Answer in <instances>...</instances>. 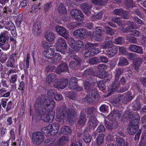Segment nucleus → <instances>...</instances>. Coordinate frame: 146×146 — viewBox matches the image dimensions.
Segmentation results:
<instances>
[{
	"mask_svg": "<svg viewBox=\"0 0 146 146\" xmlns=\"http://www.w3.org/2000/svg\"><path fill=\"white\" fill-rule=\"evenodd\" d=\"M68 70L67 64L65 63H63L58 66L55 71L57 73L59 74L62 72H67Z\"/></svg>",
	"mask_w": 146,
	"mask_h": 146,
	"instance_id": "nucleus-9",
	"label": "nucleus"
},
{
	"mask_svg": "<svg viewBox=\"0 0 146 146\" xmlns=\"http://www.w3.org/2000/svg\"><path fill=\"white\" fill-rule=\"evenodd\" d=\"M49 128L50 129V134L52 135H54L58 132L59 129V126L58 124L56 123H53L52 124H50Z\"/></svg>",
	"mask_w": 146,
	"mask_h": 146,
	"instance_id": "nucleus-17",
	"label": "nucleus"
},
{
	"mask_svg": "<svg viewBox=\"0 0 146 146\" xmlns=\"http://www.w3.org/2000/svg\"><path fill=\"white\" fill-rule=\"evenodd\" d=\"M81 7L82 10L87 15L89 16L91 14L90 9L92 6L88 3H82Z\"/></svg>",
	"mask_w": 146,
	"mask_h": 146,
	"instance_id": "nucleus-16",
	"label": "nucleus"
},
{
	"mask_svg": "<svg viewBox=\"0 0 146 146\" xmlns=\"http://www.w3.org/2000/svg\"><path fill=\"white\" fill-rule=\"evenodd\" d=\"M56 50V51L64 54L65 49L67 48V45L65 40L62 37H59L55 43Z\"/></svg>",
	"mask_w": 146,
	"mask_h": 146,
	"instance_id": "nucleus-3",
	"label": "nucleus"
},
{
	"mask_svg": "<svg viewBox=\"0 0 146 146\" xmlns=\"http://www.w3.org/2000/svg\"><path fill=\"white\" fill-rule=\"evenodd\" d=\"M125 2L126 5L128 7H134L133 5L134 3L133 0H125Z\"/></svg>",
	"mask_w": 146,
	"mask_h": 146,
	"instance_id": "nucleus-58",
	"label": "nucleus"
},
{
	"mask_svg": "<svg viewBox=\"0 0 146 146\" xmlns=\"http://www.w3.org/2000/svg\"><path fill=\"white\" fill-rule=\"evenodd\" d=\"M129 49L131 51L140 54H143V51L141 47L134 44L129 45Z\"/></svg>",
	"mask_w": 146,
	"mask_h": 146,
	"instance_id": "nucleus-11",
	"label": "nucleus"
},
{
	"mask_svg": "<svg viewBox=\"0 0 146 146\" xmlns=\"http://www.w3.org/2000/svg\"><path fill=\"white\" fill-rule=\"evenodd\" d=\"M54 102L52 99H46L44 98L37 99L34 106L36 114L41 115L43 121L50 123L54 119V113L51 109L54 106Z\"/></svg>",
	"mask_w": 146,
	"mask_h": 146,
	"instance_id": "nucleus-1",
	"label": "nucleus"
},
{
	"mask_svg": "<svg viewBox=\"0 0 146 146\" xmlns=\"http://www.w3.org/2000/svg\"><path fill=\"white\" fill-rule=\"evenodd\" d=\"M90 130L85 129L84 131L83 139L84 141L86 143H89L91 141L92 136L89 133Z\"/></svg>",
	"mask_w": 146,
	"mask_h": 146,
	"instance_id": "nucleus-20",
	"label": "nucleus"
},
{
	"mask_svg": "<svg viewBox=\"0 0 146 146\" xmlns=\"http://www.w3.org/2000/svg\"><path fill=\"white\" fill-rule=\"evenodd\" d=\"M10 47V44L7 43L5 42L0 44V47L4 50H7Z\"/></svg>",
	"mask_w": 146,
	"mask_h": 146,
	"instance_id": "nucleus-53",
	"label": "nucleus"
},
{
	"mask_svg": "<svg viewBox=\"0 0 146 146\" xmlns=\"http://www.w3.org/2000/svg\"><path fill=\"white\" fill-rule=\"evenodd\" d=\"M85 112L88 115L89 118L91 117H95L97 114V110L94 108H88L85 109Z\"/></svg>",
	"mask_w": 146,
	"mask_h": 146,
	"instance_id": "nucleus-14",
	"label": "nucleus"
},
{
	"mask_svg": "<svg viewBox=\"0 0 146 146\" xmlns=\"http://www.w3.org/2000/svg\"><path fill=\"white\" fill-rule=\"evenodd\" d=\"M138 129V126H134L129 124L127 128L128 133L131 135H133L136 133Z\"/></svg>",
	"mask_w": 146,
	"mask_h": 146,
	"instance_id": "nucleus-24",
	"label": "nucleus"
},
{
	"mask_svg": "<svg viewBox=\"0 0 146 146\" xmlns=\"http://www.w3.org/2000/svg\"><path fill=\"white\" fill-rule=\"evenodd\" d=\"M132 110L137 111L139 110L141 107V104L139 99L137 98L133 103Z\"/></svg>",
	"mask_w": 146,
	"mask_h": 146,
	"instance_id": "nucleus-30",
	"label": "nucleus"
},
{
	"mask_svg": "<svg viewBox=\"0 0 146 146\" xmlns=\"http://www.w3.org/2000/svg\"><path fill=\"white\" fill-rule=\"evenodd\" d=\"M116 141L117 146H123L125 144L124 140L121 138H117Z\"/></svg>",
	"mask_w": 146,
	"mask_h": 146,
	"instance_id": "nucleus-54",
	"label": "nucleus"
},
{
	"mask_svg": "<svg viewBox=\"0 0 146 146\" xmlns=\"http://www.w3.org/2000/svg\"><path fill=\"white\" fill-rule=\"evenodd\" d=\"M102 15L103 13H98L96 15L92 16L91 17L93 21H95L96 19H101Z\"/></svg>",
	"mask_w": 146,
	"mask_h": 146,
	"instance_id": "nucleus-59",
	"label": "nucleus"
},
{
	"mask_svg": "<svg viewBox=\"0 0 146 146\" xmlns=\"http://www.w3.org/2000/svg\"><path fill=\"white\" fill-rule=\"evenodd\" d=\"M30 57V54H27L26 59H25L24 61V68L25 72H27V69L29 67Z\"/></svg>",
	"mask_w": 146,
	"mask_h": 146,
	"instance_id": "nucleus-32",
	"label": "nucleus"
},
{
	"mask_svg": "<svg viewBox=\"0 0 146 146\" xmlns=\"http://www.w3.org/2000/svg\"><path fill=\"white\" fill-rule=\"evenodd\" d=\"M133 67L134 69L137 72H138L139 70V67L140 66V63L139 62H134L133 64Z\"/></svg>",
	"mask_w": 146,
	"mask_h": 146,
	"instance_id": "nucleus-60",
	"label": "nucleus"
},
{
	"mask_svg": "<svg viewBox=\"0 0 146 146\" xmlns=\"http://www.w3.org/2000/svg\"><path fill=\"white\" fill-rule=\"evenodd\" d=\"M22 21V15H20L17 18L16 20V24L17 27H19Z\"/></svg>",
	"mask_w": 146,
	"mask_h": 146,
	"instance_id": "nucleus-55",
	"label": "nucleus"
},
{
	"mask_svg": "<svg viewBox=\"0 0 146 146\" xmlns=\"http://www.w3.org/2000/svg\"><path fill=\"white\" fill-rule=\"evenodd\" d=\"M100 63L98 57H93L90 58L89 60V63L91 65L96 64Z\"/></svg>",
	"mask_w": 146,
	"mask_h": 146,
	"instance_id": "nucleus-45",
	"label": "nucleus"
},
{
	"mask_svg": "<svg viewBox=\"0 0 146 146\" xmlns=\"http://www.w3.org/2000/svg\"><path fill=\"white\" fill-rule=\"evenodd\" d=\"M98 121L94 117H91L89 118L87 124L88 126L86 127V129L90 130L93 127H95L98 125Z\"/></svg>",
	"mask_w": 146,
	"mask_h": 146,
	"instance_id": "nucleus-8",
	"label": "nucleus"
},
{
	"mask_svg": "<svg viewBox=\"0 0 146 146\" xmlns=\"http://www.w3.org/2000/svg\"><path fill=\"white\" fill-rule=\"evenodd\" d=\"M95 100L92 97V96L89 94H88L86 97L83 98L82 100V101L83 102H86L89 103L90 104L92 103L93 102H95Z\"/></svg>",
	"mask_w": 146,
	"mask_h": 146,
	"instance_id": "nucleus-33",
	"label": "nucleus"
},
{
	"mask_svg": "<svg viewBox=\"0 0 146 146\" xmlns=\"http://www.w3.org/2000/svg\"><path fill=\"white\" fill-rule=\"evenodd\" d=\"M108 76V73L106 71H103L102 72L97 74L96 76L101 78H103Z\"/></svg>",
	"mask_w": 146,
	"mask_h": 146,
	"instance_id": "nucleus-51",
	"label": "nucleus"
},
{
	"mask_svg": "<svg viewBox=\"0 0 146 146\" xmlns=\"http://www.w3.org/2000/svg\"><path fill=\"white\" fill-rule=\"evenodd\" d=\"M123 10L121 9H117L113 10V13L114 15L121 16L123 13Z\"/></svg>",
	"mask_w": 146,
	"mask_h": 146,
	"instance_id": "nucleus-56",
	"label": "nucleus"
},
{
	"mask_svg": "<svg viewBox=\"0 0 146 146\" xmlns=\"http://www.w3.org/2000/svg\"><path fill=\"white\" fill-rule=\"evenodd\" d=\"M126 55L128 59L131 60L134 59L136 56V54L128 52L126 53Z\"/></svg>",
	"mask_w": 146,
	"mask_h": 146,
	"instance_id": "nucleus-57",
	"label": "nucleus"
},
{
	"mask_svg": "<svg viewBox=\"0 0 146 146\" xmlns=\"http://www.w3.org/2000/svg\"><path fill=\"white\" fill-rule=\"evenodd\" d=\"M84 89L87 90H90L92 88L91 84L89 80H86L83 83Z\"/></svg>",
	"mask_w": 146,
	"mask_h": 146,
	"instance_id": "nucleus-44",
	"label": "nucleus"
},
{
	"mask_svg": "<svg viewBox=\"0 0 146 146\" xmlns=\"http://www.w3.org/2000/svg\"><path fill=\"white\" fill-rule=\"evenodd\" d=\"M124 69L123 68H118L115 70L114 72L115 80L116 81L118 80L120 76L123 73Z\"/></svg>",
	"mask_w": 146,
	"mask_h": 146,
	"instance_id": "nucleus-25",
	"label": "nucleus"
},
{
	"mask_svg": "<svg viewBox=\"0 0 146 146\" xmlns=\"http://www.w3.org/2000/svg\"><path fill=\"white\" fill-rule=\"evenodd\" d=\"M92 1L94 4L99 5H104L107 3L106 0H92Z\"/></svg>",
	"mask_w": 146,
	"mask_h": 146,
	"instance_id": "nucleus-42",
	"label": "nucleus"
},
{
	"mask_svg": "<svg viewBox=\"0 0 146 146\" xmlns=\"http://www.w3.org/2000/svg\"><path fill=\"white\" fill-rule=\"evenodd\" d=\"M104 83H105V82L103 80H100L98 82L97 85L100 90H103L106 88V87Z\"/></svg>",
	"mask_w": 146,
	"mask_h": 146,
	"instance_id": "nucleus-52",
	"label": "nucleus"
},
{
	"mask_svg": "<svg viewBox=\"0 0 146 146\" xmlns=\"http://www.w3.org/2000/svg\"><path fill=\"white\" fill-rule=\"evenodd\" d=\"M66 115L68 119L74 118L77 115L76 112L72 109H68L65 105H62L58 108L56 113V120L61 124L64 123V119L66 118Z\"/></svg>",
	"mask_w": 146,
	"mask_h": 146,
	"instance_id": "nucleus-2",
	"label": "nucleus"
},
{
	"mask_svg": "<svg viewBox=\"0 0 146 146\" xmlns=\"http://www.w3.org/2000/svg\"><path fill=\"white\" fill-rule=\"evenodd\" d=\"M129 63L127 59L123 57H121L119 58V62L118 66H124L127 65Z\"/></svg>",
	"mask_w": 146,
	"mask_h": 146,
	"instance_id": "nucleus-38",
	"label": "nucleus"
},
{
	"mask_svg": "<svg viewBox=\"0 0 146 146\" xmlns=\"http://www.w3.org/2000/svg\"><path fill=\"white\" fill-rule=\"evenodd\" d=\"M73 35L77 38H82L86 35V30L84 28L80 29L75 30L73 33Z\"/></svg>",
	"mask_w": 146,
	"mask_h": 146,
	"instance_id": "nucleus-10",
	"label": "nucleus"
},
{
	"mask_svg": "<svg viewBox=\"0 0 146 146\" xmlns=\"http://www.w3.org/2000/svg\"><path fill=\"white\" fill-rule=\"evenodd\" d=\"M98 58L100 62H102L106 63L108 62L107 57L104 56H99Z\"/></svg>",
	"mask_w": 146,
	"mask_h": 146,
	"instance_id": "nucleus-61",
	"label": "nucleus"
},
{
	"mask_svg": "<svg viewBox=\"0 0 146 146\" xmlns=\"http://www.w3.org/2000/svg\"><path fill=\"white\" fill-rule=\"evenodd\" d=\"M105 125L106 128L108 130H111L113 129L112 125V123L109 121H107L105 120L104 121Z\"/></svg>",
	"mask_w": 146,
	"mask_h": 146,
	"instance_id": "nucleus-63",
	"label": "nucleus"
},
{
	"mask_svg": "<svg viewBox=\"0 0 146 146\" xmlns=\"http://www.w3.org/2000/svg\"><path fill=\"white\" fill-rule=\"evenodd\" d=\"M126 101L129 102L132 100L134 97L132 95V93L131 91H129L126 93V96H125Z\"/></svg>",
	"mask_w": 146,
	"mask_h": 146,
	"instance_id": "nucleus-48",
	"label": "nucleus"
},
{
	"mask_svg": "<svg viewBox=\"0 0 146 146\" xmlns=\"http://www.w3.org/2000/svg\"><path fill=\"white\" fill-rule=\"evenodd\" d=\"M105 130L106 129L104 126L102 124H101L98 126L96 131L95 132L94 134L95 135H96L98 133V132L100 133L101 132H104L105 131Z\"/></svg>",
	"mask_w": 146,
	"mask_h": 146,
	"instance_id": "nucleus-49",
	"label": "nucleus"
},
{
	"mask_svg": "<svg viewBox=\"0 0 146 146\" xmlns=\"http://www.w3.org/2000/svg\"><path fill=\"white\" fill-rule=\"evenodd\" d=\"M56 30L61 36L66 39H68L69 36V33L65 28L58 25L56 27Z\"/></svg>",
	"mask_w": 146,
	"mask_h": 146,
	"instance_id": "nucleus-7",
	"label": "nucleus"
},
{
	"mask_svg": "<svg viewBox=\"0 0 146 146\" xmlns=\"http://www.w3.org/2000/svg\"><path fill=\"white\" fill-rule=\"evenodd\" d=\"M61 58V56L60 54L59 53H56L55 54L54 58L51 60V62L52 63L55 64L60 60Z\"/></svg>",
	"mask_w": 146,
	"mask_h": 146,
	"instance_id": "nucleus-34",
	"label": "nucleus"
},
{
	"mask_svg": "<svg viewBox=\"0 0 146 146\" xmlns=\"http://www.w3.org/2000/svg\"><path fill=\"white\" fill-rule=\"evenodd\" d=\"M68 141L69 139L67 137L62 136L59 140V144L60 145H63Z\"/></svg>",
	"mask_w": 146,
	"mask_h": 146,
	"instance_id": "nucleus-46",
	"label": "nucleus"
},
{
	"mask_svg": "<svg viewBox=\"0 0 146 146\" xmlns=\"http://www.w3.org/2000/svg\"><path fill=\"white\" fill-rule=\"evenodd\" d=\"M44 137L41 131L33 133L32 134V140L35 145H41L44 141Z\"/></svg>",
	"mask_w": 146,
	"mask_h": 146,
	"instance_id": "nucleus-4",
	"label": "nucleus"
},
{
	"mask_svg": "<svg viewBox=\"0 0 146 146\" xmlns=\"http://www.w3.org/2000/svg\"><path fill=\"white\" fill-rule=\"evenodd\" d=\"M56 79V75L52 73L49 74L46 78L47 84H50Z\"/></svg>",
	"mask_w": 146,
	"mask_h": 146,
	"instance_id": "nucleus-29",
	"label": "nucleus"
},
{
	"mask_svg": "<svg viewBox=\"0 0 146 146\" xmlns=\"http://www.w3.org/2000/svg\"><path fill=\"white\" fill-rule=\"evenodd\" d=\"M58 12L61 14L65 13L67 12L66 8L62 4L60 5L58 8Z\"/></svg>",
	"mask_w": 146,
	"mask_h": 146,
	"instance_id": "nucleus-50",
	"label": "nucleus"
},
{
	"mask_svg": "<svg viewBox=\"0 0 146 146\" xmlns=\"http://www.w3.org/2000/svg\"><path fill=\"white\" fill-rule=\"evenodd\" d=\"M8 33V32L6 31L1 33L0 35V44L2 43H5L7 39L9 38V37L7 35Z\"/></svg>",
	"mask_w": 146,
	"mask_h": 146,
	"instance_id": "nucleus-26",
	"label": "nucleus"
},
{
	"mask_svg": "<svg viewBox=\"0 0 146 146\" xmlns=\"http://www.w3.org/2000/svg\"><path fill=\"white\" fill-rule=\"evenodd\" d=\"M87 120L86 114L83 111H82L80 114L77 122L78 124L84 125Z\"/></svg>",
	"mask_w": 146,
	"mask_h": 146,
	"instance_id": "nucleus-18",
	"label": "nucleus"
},
{
	"mask_svg": "<svg viewBox=\"0 0 146 146\" xmlns=\"http://www.w3.org/2000/svg\"><path fill=\"white\" fill-rule=\"evenodd\" d=\"M124 40L121 37H118L115 40V43L116 44H121L124 42Z\"/></svg>",
	"mask_w": 146,
	"mask_h": 146,
	"instance_id": "nucleus-64",
	"label": "nucleus"
},
{
	"mask_svg": "<svg viewBox=\"0 0 146 146\" xmlns=\"http://www.w3.org/2000/svg\"><path fill=\"white\" fill-rule=\"evenodd\" d=\"M140 144L141 146H146V132L142 136Z\"/></svg>",
	"mask_w": 146,
	"mask_h": 146,
	"instance_id": "nucleus-47",
	"label": "nucleus"
},
{
	"mask_svg": "<svg viewBox=\"0 0 146 146\" xmlns=\"http://www.w3.org/2000/svg\"><path fill=\"white\" fill-rule=\"evenodd\" d=\"M89 94L95 100H98L99 99V95L97 90L95 88H92L90 90Z\"/></svg>",
	"mask_w": 146,
	"mask_h": 146,
	"instance_id": "nucleus-27",
	"label": "nucleus"
},
{
	"mask_svg": "<svg viewBox=\"0 0 146 146\" xmlns=\"http://www.w3.org/2000/svg\"><path fill=\"white\" fill-rule=\"evenodd\" d=\"M68 84V80L66 78H63V79L59 81L58 84V86L55 87L59 88L61 89H64L66 87Z\"/></svg>",
	"mask_w": 146,
	"mask_h": 146,
	"instance_id": "nucleus-22",
	"label": "nucleus"
},
{
	"mask_svg": "<svg viewBox=\"0 0 146 146\" xmlns=\"http://www.w3.org/2000/svg\"><path fill=\"white\" fill-rule=\"evenodd\" d=\"M61 132L63 134L68 135L71 133V130L69 127L64 126L62 127Z\"/></svg>",
	"mask_w": 146,
	"mask_h": 146,
	"instance_id": "nucleus-37",
	"label": "nucleus"
},
{
	"mask_svg": "<svg viewBox=\"0 0 146 146\" xmlns=\"http://www.w3.org/2000/svg\"><path fill=\"white\" fill-rule=\"evenodd\" d=\"M106 33L110 35H113L115 32V30L112 29L108 27H105Z\"/></svg>",
	"mask_w": 146,
	"mask_h": 146,
	"instance_id": "nucleus-43",
	"label": "nucleus"
},
{
	"mask_svg": "<svg viewBox=\"0 0 146 146\" xmlns=\"http://www.w3.org/2000/svg\"><path fill=\"white\" fill-rule=\"evenodd\" d=\"M108 106L105 104L102 105L99 108L100 111L102 112H104L108 111Z\"/></svg>",
	"mask_w": 146,
	"mask_h": 146,
	"instance_id": "nucleus-62",
	"label": "nucleus"
},
{
	"mask_svg": "<svg viewBox=\"0 0 146 146\" xmlns=\"http://www.w3.org/2000/svg\"><path fill=\"white\" fill-rule=\"evenodd\" d=\"M111 40V37H107L106 38L105 42L102 44V48L108 49L113 46Z\"/></svg>",
	"mask_w": 146,
	"mask_h": 146,
	"instance_id": "nucleus-13",
	"label": "nucleus"
},
{
	"mask_svg": "<svg viewBox=\"0 0 146 146\" xmlns=\"http://www.w3.org/2000/svg\"><path fill=\"white\" fill-rule=\"evenodd\" d=\"M118 80H117V81H116L115 80V81L111 87V89L112 90L111 92V94H113V92L117 90V88L119 87V84H118Z\"/></svg>",
	"mask_w": 146,
	"mask_h": 146,
	"instance_id": "nucleus-41",
	"label": "nucleus"
},
{
	"mask_svg": "<svg viewBox=\"0 0 146 146\" xmlns=\"http://www.w3.org/2000/svg\"><path fill=\"white\" fill-rule=\"evenodd\" d=\"M55 93V91L54 90L52 89H50L47 91V95L48 97H42L39 98L38 99L42 98H44L46 99H52L54 101L52 97L53 96H54Z\"/></svg>",
	"mask_w": 146,
	"mask_h": 146,
	"instance_id": "nucleus-28",
	"label": "nucleus"
},
{
	"mask_svg": "<svg viewBox=\"0 0 146 146\" xmlns=\"http://www.w3.org/2000/svg\"><path fill=\"white\" fill-rule=\"evenodd\" d=\"M94 73V70L93 68H88L85 70L83 74V76L85 77H90Z\"/></svg>",
	"mask_w": 146,
	"mask_h": 146,
	"instance_id": "nucleus-35",
	"label": "nucleus"
},
{
	"mask_svg": "<svg viewBox=\"0 0 146 146\" xmlns=\"http://www.w3.org/2000/svg\"><path fill=\"white\" fill-rule=\"evenodd\" d=\"M54 53V49L52 48H50L45 50L42 54L45 58L48 59H50L52 58Z\"/></svg>",
	"mask_w": 146,
	"mask_h": 146,
	"instance_id": "nucleus-19",
	"label": "nucleus"
},
{
	"mask_svg": "<svg viewBox=\"0 0 146 146\" xmlns=\"http://www.w3.org/2000/svg\"><path fill=\"white\" fill-rule=\"evenodd\" d=\"M85 112L88 115L89 118L91 117H95L97 114V110L94 108H88L85 109Z\"/></svg>",
	"mask_w": 146,
	"mask_h": 146,
	"instance_id": "nucleus-15",
	"label": "nucleus"
},
{
	"mask_svg": "<svg viewBox=\"0 0 146 146\" xmlns=\"http://www.w3.org/2000/svg\"><path fill=\"white\" fill-rule=\"evenodd\" d=\"M111 113L114 117V119L115 120L120 118L121 115V112L118 110L115 109L112 111Z\"/></svg>",
	"mask_w": 146,
	"mask_h": 146,
	"instance_id": "nucleus-39",
	"label": "nucleus"
},
{
	"mask_svg": "<svg viewBox=\"0 0 146 146\" xmlns=\"http://www.w3.org/2000/svg\"><path fill=\"white\" fill-rule=\"evenodd\" d=\"M45 37L46 40L49 42L52 41L54 38V34L50 32H47L45 35Z\"/></svg>",
	"mask_w": 146,
	"mask_h": 146,
	"instance_id": "nucleus-40",
	"label": "nucleus"
},
{
	"mask_svg": "<svg viewBox=\"0 0 146 146\" xmlns=\"http://www.w3.org/2000/svg\"><path fill=\"white\" fill-rule=\"evenodd\" d=\"M104 134L100 133L99 134L96 139V143L98 146L101 145L103 143L104 141Z\"/></svg>",
	"mask_w": 146,
	"mask_h": 146,
	"instance_id": "nucleus-36",
	"label": "nucleus"
},
{
	"mask_svg": "<svg viewBox=\"0 0 146 146\" xmlns=\"http://www.w3.org/2000/svg\"><path fill=\"white\" fill-rule=\"evenodd\" d=\"M129 117L131 119L133 118L132 121L129 124L134 126H138V124L140 121V117L138 114L136 112L130 113L129 114Z\"/></svg>",
	"mask_w": 146,
	"mask_h": 146,
	"instance_id": "nucleus-6",
	"label": "nucleus"
},
{
	"mask_svg": "<svg viewBox=\"0 0 146 146\" xmlns=\"http://www.w3.org/2000/svg\"><path fill=\"white\" fill-rule=\"evenodd\" d=\"M117 52V49L115 46H113L106 50V54L109 57L114 56Z\"/></svg>",
	"mask_w": 146,
	"mask_h": 146,
	"instance_id": "nucleus-21",
	"label": "nucleus"
},
{
	"mask_svg": "<svg viewBox=\"0 0 146 146\" xmlns=\"http://www.w3.org/2000/svg\"><path fill=\"white\" fill-rule=\"evenodd\" d=\"M42 27V23L39 22H35L33 24V30L35 32H37L38 31L41 30Z\"/></svg>",
	"mask_w": 146,
	"mask_h": 146,
	"instance_id": "nucleus-31",
	"label": "nucleus"
},
{
	"mask_svg": "<svg viewBox=\"0 0 146 146\" xmlns=\"http://www.w3.org/2000/svg\"><path fill=\"white\" fill-rule=\"evenodd\" d=\"M7 25L8 26L6 27L5 29L8 31H10L12 35L13 36L15 35L16 29L14 24L11 21H7Z\"/></svg>",
	"mask_w": 146,
	"mask_h": 146,
	"instance_id": "nucleus-12",
	"label": "nucleus"
},
{
	"mask_svg": "<svg viewBox=\"0 0 146 146\" xmlns=\"http://www.w3.org/2000/svg\"><path fill=\"white\" fill-rule=\"evenodd\" d=\"M69 87L70 89L72 90L77 89V90L79 91H81L83 90V88L81 87H79V89L78 90V86L76 81H70Z\"/></svg>",
	"mask_w": 146,
	"mask_h": 146,
	"instance_id": "nucleus-23",
	"label": "nucleus"
},
{
	"mask_svg": "<svg viewBox=\"0 0 146 146\" xmlns=\"http://www.w3.org/2000/svg\"><path fill=\"white\" fill-rule=\"evenodd\" d=\"M70 15L72 18L78 21L84 18V16L81 11L77 9H72L71 11Z\"/></svg>",
	"mask_w": 146,
	"mask_h": 146,
	"instance_id": "nucleus-5",
	"label": "nucleus"
}]
</instances>
